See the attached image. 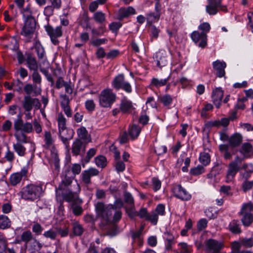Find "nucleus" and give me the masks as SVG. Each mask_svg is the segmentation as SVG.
I'll list each match as a JSON object with an SVG mask.
<instances>
[{
  "mask_svg": "<svg viewBox=\"0 0 253 253\" xmlns=\"http://www.w3.org/2000/svg\"><path fill=\"white\" fill-rule=\"evenodd\" d=\"M80 191L81 187L78 183L77 181L73 182V178L67 175L62 178L56 189V194H62L64 199L68 202L81 203L82 201L79 197Z\"/></svg>",
  "mask_w": 253,
  "mask_h": 253,
  "instance_id": "f257e3e1",
  "label": "nucleus"
},
{
  "mask_svg": "<svg viewBox=\"0 0 253 253\" xmlns=\"http://www.w3.org/2000/svg\"><path fill=\"white\" fill-rule=\"evenodd\" d=\"M24 24L22 29L21 34L28 38H31L35 32L36 22L33 16V12L29 6L23 8L22 11Z\"/></svg>",
  "mask_w": 253,
  "mask_h": 253,
  "instance_id": "f03ea898",
  "label": "nucleus"
},
{
  "mask_svg": "<svg viewBox=\"0 0 253 253\" xmlns=\"http://www.w3.org/2000/svg\"><path fill=\"white\" fill-rule=\"evenodd\" d=\"M43 192L42 185L30 184L22 188L20 195L25 200L33 201L40 198Z\"/></svg>",
  "mask_w": 253,
  "mask_h": 253,
  "instance_id": "7ed1b4c3",
  "label": "nucleus"
},
{
  "mask_svg": "<svg viewBox=\"0 0 253 253\" xmlns=\"http://www.w3.org/2000/svg\"><path fill=\"white\" fill-rule=\"evenodd\" d=\"M116 99V95L111 89H105L99 94V104L104 108L111 107Z\"/></svg>",
  "mask_w": 253,
  "mask_h": 253,
  "instance_id": "20e7f679",
  "label": "nucleus"
},
{
  "mask_svg": "<svg viewBox=\"0 0 253 253\" xmlns=\"http://www.w3.org/2000/svg\"><path fill=\"white\" fill-rule=\"evenodd\" d=\"M112 86L116 90L122 89L127 93H130L132 91V88L130 84L125 81L124 74H119L114 79L112 82Z\"/></svg>",
  "mask_w": 253,
  "mask_h": 253,
  "instance_id": "39448f33",
  "label": "nucleus"
},
{
  "mask_svg": "<svg viewBox=\"0 0 253 253\" xmlns=\"http://www.w3.org/2000/svg\"><path fill=\"white\" fill-rule=\"evenodd\" d=\"M45 29L50 37L52 43L54 45H58L59 43L58 38L61 37L63 35L62 27L57 26L53 28L51 25H47L45 26Z\"/></svg>",
  "mask_w": 253,
  "mask_h": 253,
  "instance_id": "423d86ee",
  "label": "nucleus"
},
{
  "mask_svg": "<svg viewBox=\"0 0 253 253\" xmlns=\"http://www.w3.org/2000/svg\"><path fill=\"white\" fill-rule=\"evenodd\" d=\"M223 247V242L213 239H209L205 242V250L209 253H219Z\"/></svg>",
  "mask_w": 253,
  "mask_h": 253,
  "instance_id": "0eeeda50",
  "label": "nucleus"
},
{
  "mask_svg": "<svg viewBox=\"0 0 253 253\" xmlns=\"http://www.w3.org/2000/svg\"><path fill=\"white\" fill-rule=\"evenodd\" d=\"M74 132L73 129L67 127L59 130V135L68 150L70 149L69 140L73 137Z\"/></svg>",
  "mask_w": 253,
  "mask_h": 253,
  "instance_id": "6e6552de",
  "label": "nucleus"
},
{
  "mask_svg": "<svg viewBox=\"0 0 253 253\" xmlns=\"http://www.w3.org/2000/svg\"><path fill=\"white\" fill-rule=\"evenodd\" d=\"M192 41L199 47L204 48L207 44V35L205 33L194 31L191 34Z\"/></svg>",
  "mask_w": 253,
  "mask_h": 253,
  "instance_id": "1a4fd4ad",
  "label": "nucleus"
},
{
  "mask_svg": "<svg viewBox=\"0 0 253 253\" xmlns=\"http://www.w3.org/2000/svg\"><path fill=\"white\" fill-rule=\"evenodd\" d=\"M23 105L25 110L28 112L32 110L33 106L37 110L40 109L41 106V103L38 98H33L30 95L24 97Z\"/></svg>",
  "mask_w": 253,
  "mask_h": 253,
  "instance_id": "9d476101",
  "label": "nucleus"
},
{
  "mask_svg": "<svg viewBox=\"0 0 253 253\" xmlns=\"http://www.w3.org/2000/svg\"><path fill=\"white\" fill-rule=\"evenodd\" d=\"M28 169L26 167H23L19 172L12 174L9 178L11 185L16 186L20 183L23 177H27Z\"/></svg>",
  "mask_w": 253,
  "mask_h": 253,
  "instance_id": "9b49d317",
  "label": "nucleus"
},
{
  "mask_svg": "<svg viewBox=\"0 0 253 253\" xmlns=\"http://www.w3.org/2000/svg\"><path fill=\"white\" fill-rule=\"evenodd\" d=\"M173 193L176 198L183 201H188L191 198V195L180 185H175L173 188Z\"/></svg>",
  "mask_w": 253,
  "mask_h": 253,
  "instance_id": "f8f14e48",
  "label": "nucleus"
},
{
  "mask_svg": "<svg viewBox=\"0 0 253 253\" xmlns=\"http://www.w3.org/2000/svg\"><path fill=\"white\" fill-rule=\"evenodd\" d=\"M241 169L237 168L233 164H229L226 172L225 181L226 183L233 182L234 180L235 175Z\"/></svg>",
  "mask_w": 253,
  "mask_h": 253,
  "instance_id": "ddd939ff",
  "label": "nucleus"
},
{
  "mask_svg": "<svg viewBox=\"0 0 253 253\" xmlns=\"http://www.w3.org/2000/svg\"><path fill=\"white\" fill-rule=\"evenodd\" d=\"M87 143L83 141L80 139H76L72 146V152L74 156H78L81 152L84 153L85 151Z\"/></svg>",
  "mask_w": 253,
  "mask_h": 253,
  "instance_id": "4468645a",
  "label": "nucleus"
},
{
  "mask_svg": "<svg viewBox=\"0 0 253 253\" xmlns=\"http://www.w3.org/2000/svg\"><path fill=\"white\" fill-rule=\"evenodd\" d=\"M68 232L69 230L67 227H64L63 229L59 228L51 229L47 231H46L44 232L43 235L45 237H55L58 235H60L62 237H64L68 235Z\"/></svg>",
  "mask_w": 253,
  "mask_h": 253,
  "instance_id": "2eb2a0df",
  "label": "nucleus"
},
{
  "mask_svg": "<svg viewBox=\"0 0 253 253\" xmlns=\"http://www.w3.org/2000/svg\"><path fill=\"white\" fill-rule=\"evenodd\" d=\"M99 174V171L93 168H90L87 170H84L82 173V179L85 184H89L91 183L90 177L96 176Z\"/></svg>",
  "mask_w": 253,
  "mask_h": 253,
  "instance_id": "dca6fc26",
  "label": "nucleus"
},
{
  "mask_svg": "<svg viewBox=\"0 0 253 253\" xmlns=\"http://www.w3.org/2000/svg\"><path fill=\"white\" fill-rule=\"evenodd\" d=\"M212 66L217 77L222 78L225 76V68L226 67L225 62L217 60L212 63Z\"/></svg>",
  "mask_w": 253,
  "mask_h": 253,
  "instance_id": "f3484780",
  "label": "nucleus"
},
{
  "mask_svg": "<svg viewBox=\"0 0 253 253\" xmlns=\"http://www.w3.org/2000/svg\"><path fill=\"white\" fill-rule=\"evenodd\" d=\"M221 0H209L206 6V11L210 15H215L217 12V8L221 6Z\"/></svg>",
  "mask_w": 253,
  "mask_h": 253,
  "instance_id": "a211bd4d",
  "label": "nucleus"
},
{
  "mask_svg": "<svg viewBox=\"0 0 253 253\" xmlns=\"http://www.w3.org/2000/svg\"><path fill=\"white\" fill-rule=\"evenodd\" d=\"M223 96V91L221 88H216L212 90L211 95L212 101L217 108H219L221 105Z\"/></svg>",
  "mask_w": 253,
  "mask_h": 253,
  "instance_id": "6ab92c4d",
  "label": "nucleus"
},
{
  "mask_svg": "<svg viewBox=\"0 0 253 253\" xmlns=\"http://www.w3.org/2000/svg\"><path fill=\"white\" fill-rule=\"evenodd\" d=\"M166 53L164 51H160L156 53L154 59L157 62V65L160 67L165 66L168 63Z\"/></svg>",
  "mask_w": 253,
  "mask_h": 253,
  "instance_id": "aec40b11",
  "label": "nucleus"
},
{
  "mask_svg": "<svg viewBox=\"0 0 253 253\" xmlns=\"http://www.w3.org/2000/svg\"><path fill=\"white\" fill-rule=\"evenodd\" d=\"M243 141V136L240 133L236 132L229 137V144L232 148L239 146Z\"/></svg>",
  "mask_w": 253,
  "mask_h": 253,
  "instance_id": "412c9836",
  "label": "nucleus"
},
{
  "mask_svg": "<svg viewBox=\"0 0 253 253\" xmlns=\"http://www.w3.org/2000/svg\"><path fill=\"white\" fill-rule=\"evenodd\" d=\"M44 142L43 147L46 149L52 148L54 149V140L51 134L49 131H45L44 133Z\"/></svg>",
  "mask_w": 253,
  "mask_h": 253,
  "instance_id": "4be33fe9",
  "label": "nucleus"
},
{
  "mask_svg": "<svg viewBox=\"0 0 253 253\" xmlns=\"http://www.w3.org/2000/svg\"><path fill=\"white\" fill-rule=\"evenodd\" d=\"M78 138L84 142L88 143L90 142L91 138L89 135L88 134L87 130L84 126H82L78 128L77 130Z\"/></svg>",
  "mask_w": 253,
  "mask_h": 253,
  "instance_id": "5701e85b",
  "label": "nucleus"
},
{
  "mask_svg": "<svg viewBox=\"0 0 253 253\" xmlns=\"http://www.w3.org/2000/svg\"><path fill=\"white\" fill-rule=\"evenodd\" d=\"M135 9L131 6H128L127 8H121L118 11V17L119 19L121 20L130 15L135 14Z\"/></svg>",
  "mask_w": 253,
  "mask_h": 253,
  "instance_id": "b1692460",
  "label": "nucleus"
},
{
  "mask_svg": "<svg viewBox=\"0 0 253 253\" xmlns=\"http://www.w3.org/2000/svg\"><path fill=\"white\" fill-rule=\"evenodd\" d=\"M28 67L30 70H38V65L37 60L31 54H28L26 58Z\"/></svg>",
  "mask_w": 253,
  "mask_h": 253,
  "instance_id": "393cba45",
  "label": "nucleus"
},
{
  "mask_svg": "<svg viewBox=\"0 0 253 253\" xmlns=\"http://www.w3.org/2000/svg\"><path fill=\"white\" fill-rule=\"evenodd\" d=\"M169 79V76L164 79H160L156 78H153L151 79L150 85L156 88H159L160 87L165 86L167 84Z\"/></svg>",
  "mask_w": 253,
  "mask_h": 253,
  "instance_id": "a878e982",
  "label": "nucleus"
},
{
  "mask_svg": "<svg viewBox=\"0 0 253 253\" xmlns=\"http://www.w3.org/2000/svg\"><path fill=\"white\" fill-rule=\"evenodd\" d=\"M14 136L16 140V143L21 144L28 143L30 142V138L28 137L23 132H15Z\"/></svg>",
  "mask_w": 253,
  "mask_h": 253,
  "instance_id": "bb28decb",
  "label": "nucleus"
},
{
  "mask_svg": "<svg viewBox=\"0 0 253 253\" xmlns=\"http://www.w3.org/2000/svg\"><path fill=\"white\" fill-rule=\"evenodd\" d=\"M13 148L20 157H24L26 154V148L23 144L15 143L13 144Z\"/></svg>",
  "mask_w": 253,
  "mask_h": 253,
  "instance_id": "cd10ccee",
  "label": "nucleus"
},
{
  "mask_svg": "<svg viewBox=\"0 0 253 253\" xmlns=\"http://www.w3.org/2000/svg\"><path fill=\"white\" fill-rule=\"evenodd\" d=\"M141 130V128L140 126L133 125L130 126L128 128V133L130 137L132 139H134L139 136Z\"/></svg>",
  "mask_w": 253,
  "mask_h": 253,
  "instance_id": "c85d7f7f",
  "label": "nucleus"
},
{
  "mask_svg": "<svg viewBox=\"0 0 253 253\" xmlns=\"http://www.w3.org/2000/svg\"><path fill=\"white\" fill-rule=\"evenodd\" d=\"M95 208L98 214L101 217H108L107 213L108 212V210H107V207H105L103 203H98L96 205Z\"/></svg>",
  "mask_w": 253,
  "mask_h": 253,
  "instance_id": "c756f323",
  "label": "nucleus"
},
{
  "mask_svg": "<svg viewBox=\"0 0 253 253\" xmlns=\"http://www.w3.org/2000/svg\"><path fill=\"white\" fill-rule=\"evenodd\" d=\"M253 149V146L250 143L246 142L242 145L239 152L246 158L250 153L252 152Z\"/></svg>",
  "mask_w": 253,
  "mask_h": 253,
  "instance_id": "7c9ffc66",
  "label": "nucleus"
},
{
  "mask_svg": "<svg viewBox=\"0 0 253 253\" xmlns=\"http://www.w3.org/2000/svg\"><path fill=\"white\" fill-rule=\"evenodd\" d=\"M89 18L86 13H84L79 19V24L84 28H90L89 24Z\"/></svg>",
  "mask_w": 253,
  "mask_h": 253,
  "instance_id": "2f4dec72",
  "label": "nucleus"
},
{
  "mask_svg": "<svg viewBox=\"0 0 253 253\" xmlns=\"http://www.w3.org/2000/svg\"><path fill=\"white\" fill-rule=\"evenodd\" d=\"M132 107L133 106L131 102L126 99L123 100L120 104V109L123 113L129 112Z\"/></svg>",
  "mask_w": 253,
  "mask_h": 253,
  "instance_id": "473e14b6",
  "label": "nucleus"
},
{
  "mask_svg": "<svg viewBox=\"0 0 253 253\" xmlns=\"http://www.w3.org/2000/svg\"><path fill=\"white\" fill-rule=\"evenodd\" d=\"M253 210V205L251 202L243 204L242 206L240 214L242 216L252 214L251 211Z\"/></svg>",
  "mask_w": 253,
  "mask_h": 253,
  "instance_id": "72a5a7b5",
  "label": "nucleus"
},
{
  "mask_svg": "<svg viewBox=\"0 0 253 253\" xmlns=\"http://www.w3.org/2000/svg\"><path fill=\"white\" fill-rule=\"evenodd\" d=\"M160 13L158 11L156 12H150L146 15V19L148 23L152 24L158 21L160 19Z\"/></svg>",
  "mask_w": 253,
  "mask_h": 253,
  "instance_id": "f704fd0d",
  "label": "nucleus"
},
{
  "mask_svg": "<svg viewBox=\"0 0 253 253\" xmlns=\"http://www.w3.org/2000/svg\"><path fill=\"white\" fill-rule=\"evenodd\" d=\"M159 100L164 106L168 107L171 104L173 99L170 95L165 94L160 97Z\"/></svg>",
  "mask_w": 253,
  "mask_h": 253,
  "instance_id": "c9c22d12",
  "label": "nucleus"
},
{
  "mask_svg": "<svg viewBox=\"0 0 253 253\" xmlns=\"http://www.w3.org/2000/svg\"><path fill=\"white\" fill-rule=\"evenodd\" d=\"M58 129L60 130L66 127V119L62 113H59L57 116Z\"/></svg>",
  "mask_w": 253,
  "mask_h": 253,
  "instance_id": "e433bc0d",
  "label": "nucleus"
},
{
  "mask_svg": "<svg viewBox=\"0 0 253 253\" xmlns=\"http://www.w3.org/2000/svg\"><path fill=\"white\" fill-rule=\"evenodd\" d=\"M23 121L22 120L20 115H18L17 119L14 121V129L16 132H18L19 131H22L23 126Z\"/></svg>",
  "mask_w": 253,
  "mask_h": 253,
  "instance_id": "4c0bfd02",
  "label": "nucleus"
},
{
  "mask_svg": "<svg viewBox=\"0 0 253 253\" xmlns=\"http://www.w3.org/2000/svg\"><path fill=\"white\" fill-rule=\"evenodd\" d=\"M10 225V221L7 216L0 215V228L5 229Z\"/></svg>",
  "mask_w": 253,
  "mask_h": 253,
  "instance_id": "58836bf2",
  "label": "nucleus"
},
{
  "mask_svg": "<svg viewBox=\"0 0 253 253\" xmlns=\"http://www.w3.org/2000/svg\"><path fill=\"white\" fill-rule=\"evenodd\" d=\"M93 18L98 23H102L106 20L105 14L101 11H97L93 14Z\"/></svg>",
  "mask_w": 253,
  "mask_h": 253,
  "instance_id": "ea45409f",
  "label": "nucleus"
},
{
  "mask_svg": "<svg viewBox=\"0 0 253 253\" xmlns=\"http://www.w3.org/2000/svg\"><path fill=\"white\" fill-rule=\"evenodd\" d=\"M229 230L234 234H238L241 232V229L239 228V224L236 220H233L229 225Z\"/></svg>",
  "mask_w": 253,
  "mask_h": 253,
  "instance_id": "a19ab883",
  "label": "nucleus"
},
{
  "mask_svg": "<svg viewBox=\"0 0 253 253\" xmlns=\"http://www.w3.org/2000/svg\"><path fill=\"white\" fill-rule=\"evenodd\" d=\"M95 162L97 167L103 168L107 165L106 158L103 156H99L95 158Z\"/></svg>",
  "mask_w": 253,
  "mask_h": 253,
  "instance_id": "79ce46f5",
  "label": "nucleus"
},
{
  "mask_svg": "<svg viewBox=\"0 0 253 253\" xmlns=\"http://www.w3.org/2000/svg\"><path fill=\"white\" fill-rule=\"evenodd\" d=\"M241 221L244 226H249L253 221V214L252 213L250 214L243 215L241 218Z\"/></svg>",
  "mask_w": 253,
  "mask_h": 253,
  "instance_id": "37998d69",
  "label": "nucleus"
},
{
  "mask_svg": "<svg viewBox=\"0 0 253 253\" xmlns=\"http://www.w3.org/2000/svg\"><path fill=\"white\" fill-rule=\"evenodd\" d=\"M199 160L203 165L207 166L210 162V156L206 153H201L199 157Z\"/></svg>",
  "mask_w": 253,
  "mask_h": 253,
  "instance_id": "c03bdc74",
  "label": "nucleus"
},
{
  "mask_svg": "<svg viewBox=\"0 0 253 253\" xmlns=\"http://www.w3.org/2000/svg\"><path fill=\"white\" fill-rule=\"evenodd\" d=\"M146 220L150 222L153 225H156L158 222V216L153 212V211H152L151 212L148 213Z\"/></svg>",
  "mask_w": 253,
  "mask_h": 253,
  "instance_id": "a18cd8bd",
  "label": "nucleus"
},
{
  "mask_svg": "<svg viewBox=\"0 0 253 253\" xmlns=\"http://www.w3.org/2000/svg\"><path fill=\"white\" fill-rule=\"evenodd\" d=\"M73 230L75 236H81L83 233L84 229L81 225L75 223L73 225Z\"/></svg>",
  "mask_w": 253,
  "mask_h": 253,
  "instance_id": "49530a36",
  "label": "nucleus"
},
{
  "mask_svg": "<svg viewBox=\"0 0 253 253\" xmlns=\"http://www.w3.org/2000/svg\"><path fill=\"white\" fill-rule=\"evenodd\" d=\"M205 172L204 167L202 166H198L196 167L192 168L190 169V173L193 175H198L203 173Z\"/></svg>",
  "mask_w": 253,
  "mask_h": 253,
  "instance_id": "de8ad7c7",
  "label": "nucleus"
},
{
  "mask_svg": "<svg viewBox=\"0 0 253 253\" xmlns=\"http://www.w3.org/2000/svg\"><path fill=\"white\" fill-rule=\"evenodd\" d=\"M153 211L158 217L159 216H163L165 214V207L164 205L160 204Z\"/></svg>",
  "mask_w": 253,
  "mask_h": 253,
  "instance_id": "09e8293b",
  "label": "nucleus"
},
{
  "mask_svg": "<svg viewBox=\"0 0 253 253\" xmlns=\"http://www.w3.org/2000/svg\"><path fill=\"white\" fill-rule=\"evenodd\" d=\"M248 100V98L246 97H243L241 98H238L237 100V104L235 105L236 109H242L244 110L245 108L246 105L244 104L245 102Z\"/></svg>",
  "mask_w": 253,
  "mask_h": 253,
  "instance_id": "8fccbe9b",
  "label": "nucleus"
},
{
  "mask_svg": "<svg viewBox=\"0 0 253 253\" xmlns=\"http://www.w3.org/2000/svg\"><path fill=\"white\" fill-rule=\"evenodd\" d=\"M24 90L25 92L28 95L31 94L33 92H34L36 95H38L41 93V89L39 91H36L34 90V87L31 84H27L24 87Z\"/></svg>",
  "mask_w": 253,
  "mask_h": 253,
  "instance_id": "3c124183",
  "label": "nucleus"
},
{
  "mask_svg": "<svg viewBox=\"0 0 253 253\" xmlns=\"http://www.w3.org/2000/svg\"><path fill=\"white\" fill-rule=\"evenodd\" d=\"M36 50L39 59H42L44 57L45 51L44 48L41 44H37L35 46Z\"/></svg>",
  "mask_w": 253,
  "mask_h": 253,
  "instance_id": "603ef678",
  "label": "nucleus"
},
{
  "mask_svg": "<svg viewBox=\"0 0 253 253\" xmlns=\"http://www.w3.org/2000/svg\"><path fill=\"white\" fill-rule=\"evenodd\" d=\"M33 130V124L29 122L24 123L22 131L24 133H30Z\"/></svg>",
  "mask_w": 253,
  "mask_h": 253,
  "instance_id": "864d4df0",
  "label": "nucleus"
},
{
  "mask_svg": "<svg viewBox=\"0 0 253 253\" xmlns=\"http://www.w3.org/2000/svg\"><path fill=\"white\" fill-rule=\"evenodd\" d=\"M198 28L202 31L201 33H205L207 35L210 30L211 26L209 23L204 22L199 26Z\"/></svg>",
  "mask_w": 253,
  "mask_h": 253,
  "instance_id": "5fc2aeb1",
  "label": "nucleus"
},
{
  "mask_svg": "<svg viewBox=\"0 0 253 253\" xmlns=\"http://www.w3.org/2000/svg\"><path fill=\"white\" fill-rule=\"evenodd\" d=\"M106 39H95L90 42V43L94 46H98L101 44L106 43Z\"/></svg>",
  "mask_w": 253,
  "mask_h": 253,
  "instance_id": "6e6d98bb",
  "label": "nucleus"
},
{
  "mask_svg": "<svg viewBox=\"0 0 253 253\" xmlns=\"http://www.w3.org/2000/svg\"><path fill=\"white\" fill-rule=\"evenodd\" d=\"M61 99V106H64L69 105L70 99L69 97L65 94H61L59 95Z\"/></svg>",
  "mask_w": 253,
  "mask_h": 253,
  "instance_id": "4d7b16f0",
  "label": "nucleus"
},
{
  "mask_svg": "<svg viewBox=\"0 0 253 253\" xmlns=\"http://www.w3.org/2000/svg\"><path fill=\"white\" fill-rule=\"evenodd\" d=\"M124 200L126 203L128 204L132 205L134 204V199L131 194L129 193L126 192L124 193Z\"/></svg>",
  "mask_w": 253,
  "mask_h": 253,
  "instance_id": "13d9d810",
  "label": "nucleus"
},
{
  "mask_svg": "<svg viewBox=\"0 0 253 253\" xmlns=\"http://www.w3.org/2000/svg\"><path fill=\"white\" fill-rule=\"evenodd\" d=\"M32 79L34 83L37 84H41L42 82V78L37 70L34 71L32 74Z\"/></svg>",
  "mask_w": 253,
  "mask_h": 253,
  "instance_id": "bf43d9fd",
  "label": "nucleus"
},
{
  "mask_svg": "<svg viewBox=\"0 0 253 253\" xmlns=\"http://www.w3.org/2000/svg\"><path fill=\"white\" fill-rule=\"evenodd\" d=\"M4 158L7 161L9 162L13 161L15 159V155L14 153L10 151L8 147L7 148V151L5 153Z\"/></svg>",
  "mask_w": 253,
  "mask_h": 253,
  "instance_id": "052dcab7",
  "label": "nucleus"
},
{
  "mask_svg": "<svg viewBox=\"0 0 253 253\" xmlns=\"http://www.w3.org/2000/svg\"><path fill=\"white\" fill-rule=\"evenodd\" d=\"M55 8L51 5H47L44 9V14L47 17H50L53 14L54 9Z\"/></svg>",
  "mask_w": 253,
  "mask_h": 253,
  "instance_id": "680f3d73",
  "label": "nucleus"
},
{
  "mask_svg": "<svg viewBox=\"0 0 253 253\" xmlns=\"http://www.w3.org/2000/svg\"><path fill=\"white\" fill-rule=\"evenodd\" d=\"M23 83L18 79L12 83L13 88L16 91H20L23 87Z\"/></svg>",
  "mask_w": 253,
  "mask_h": 253,
  "instance_id": "e2e57ef3",
  "label": "nucleus"
},
{
  "mask_svg": "<svg viewBox=\"0 0 253 253\" xmlns=\"http://www.w3.org/2000/svg\"><path fill=\"white\" fill-rule=\"evenodd\" d=\"M206 126L208 128H212L213 127H220L219 120L210 121L206 123Z\"/></svg>",
  "mask_w": 253,
  "mask_h": 253,
  "instance_id": "0e129e2a",
  "label": "nucleus"
},
{
  "mask_svg": "<svg viewBox=\"0 0 253 253\" xmlns=\"http://www.w3.org/2000/svg\"><path fill=\"white\" fill-rule=\"evenodd\" d=\"M67 82H65L63 78L62 77H59L55 83V87L57 89H60L61 87L64 86L65 84L67 83Z\"/></svg>",
  "mask_w": 253,
  "mask_h": 253,
  "instance_id": "69168bd1",
  "label": "nucleus"
},
{
  "mask_svg": "<svg viewBox=\"0 0 253 253\" xmlns=\"http://www.w3.org/2000/svg\"><path fill=\"white\" fill-rule=\"evenodd\" d=\"M119 53L117 49L111 50L106 54V58L108 59H114L119 55Z\"/></svg>",
  "mask_w": 253,
  "mask_h": 253,
  "instance_id": "338daca9",
  "label": "nucleus"
},
{
  "mask_svg": "<svg viewBox=\"0 0 253 253\" xmlns=\"http://www.w3.org/2000/svg\"><path fill=\"white\" fill-rule=\"evenodd\" d=\"M253 186V181H245L242 184V188L244 192L250 190Z\"/></svg>",
  "mask_w": 253,
  "mask_h": 253,
  "instance_id": "774afa93",
  "label": "nucleus"
}]
</instances>
